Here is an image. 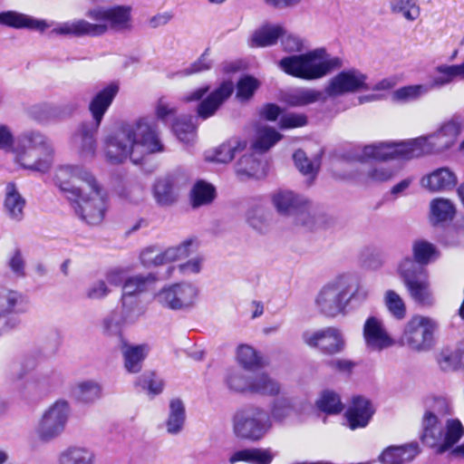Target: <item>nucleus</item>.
Returning <instances> with one entry per match:
<instances>
[{"label": "nucleus", "mask_w": 464, "mask_h": 464, "mask_svg": "<svg viewBox=\"0 0 464 464\" xmlns=\"http://www.w3.org/2000/svg\"><path fill=\"white\" fill-rule=\"evenodd\" d=\"M436 71L440 73L435 77L430 84V90L434 87H441L459 79L464 80V62L460 64L440 65Z\"/></svg>", "instance_id": "41"}, {"label": "nucleus", "mask_w": 464, "mask_h": 464, "mask_svg": "<svg viewBox=\"0 0 464 464\" xmlns=\"http://www.w3.org/2000/svg\"><path fill=\"white\" fill-rule=\"evenodd\" d=\"M343 61L330 56L324 48H316L302 54L282 58L278 67L286 74L311 81L323 78L334 69H339Z\"/></svg>", "instance_id": "5"}, {"label": "nucleus", "mask_w": 464, "mask_h": 464, "mask_svg": "<svg viewBox=\"0 0 464 464\" xmlns=\"http://www.w3.org/2000/svg\"><path fill=\"white\" fill-rule=\"evenodd\" d=\"M412 252L417 265L424 267L423 266L429 264L438 256V250L436 246L423 239L416 240L412 245Z\"/></svg>", "instance_id": "45"}, {"label": "nucleus", "mask_w": 464, "mask_h": 464, "mask_svg": "<svg viewBox=\"0 0 464 464\" xmlns=\"http://www.w3.org/2000/svg\"><path fill=\"white\" fill-rule=\"evenodd\" d=\"M440 130L448 139V142L452 146L457 141L459 136L464 131L463 123L458 119H452L445 123Z\"/></svg>", "instance_id": "63"}, {"label": "nucleus", "mask_w": 464, "mask_h": 464, "mask_svg": "<svg viewBox=\"0 0 464 464\" xmlns=\"http://www.w3.org/2000/svg\"><path fill=\"white\" fill-rule=\"evenodd\" d=\"M111 293L107 283L104 280H96L90 284L85 291L84 296L89 300H102L107 297Z\"/></svg>", "instance_id": "60"}, {"label": "nucleus", "mask_w": 464, "mask_h": 464, "mask_svg": "<svg viewBox=\"0 0 464 464\" xmlns=\"http://www.w3.org/2000/svg\"><path fill=\"white\" fill-rule=\"evenodd\" d=\"M249 464H271L275 453L270 448H248Z\"/></svg>", "instance_id": "62"}, {"label": "nucleus", "mask_w": 464, "mask_h": 464, "mask_svg": "<svg viewBox=\"0 0 464 464\" xmlns=\"http://www.w3.org/2000/svg\"><path fill=\"white\" fill-rule=\"evenodd\" d=\"M383 301L386 308L394 318L401 320L405 317L406 306L399 294L393 290H388L384 294Z\"/></svg>", "instance_id": "53"}, {"label": "nucleus", "mask_w": 464, "mask_h": 464, "mask_svg": "<svg viewBox=\"0 0 464 464\" xmlns=\"http://www.w3.org/2000/svg\"><path fill=\"white\" fill-rule=\"evenodd\" d=\"M259 86L260 82L253 76L240 78L237 83L236 99L241 102L249 101Z\"/></svg>", "instance_id": "52"}, {"label": "nucleus", "mask_w": 464, "mask_h": 464, "mask_svg": "<svg viewBox=\"0 0 464 464\" xmlns=\"http://www.w3.org/2000/svg\"><path fill=\"white\" fill-rule=\"evenodd\" d=\"M437 329L438 324L434 319L416 314L405 324L399 342L411 351L427 352L434 345Z\"/></svg>", "instance_id": "10"}, {"label": "nucleus", "mask_w": 464, "mask_h": 464, "mask_svg": "<svg viewBox=\"0 0 464 464\" xmlns=\"http://www.w3.org/2000/svg\"><path fill=\"white\" fill-rule=\"evenodd\" d=\"M272 430L268 411L257 404H248L237 410L232 418L234 435L242 440L256 442Z\"/></svg>", "instance_id": "6"}, {"label": "nucleus", "mask_w": 464, "mask_h": 464, "mask_svg": "<svg viewBox=\"0 0 464 464\" xmlns=\"http://www.w3.org/2000/svg\"><path fill=\"white\" fill-rule=\"evenodd\" d=\"M362 334L366 348L372 352H381L394 344L382 320L376 316H370L366 319Z\"/></svg>", "instance_id": "20"}, {"label": "nucleus", "mask_w": 464, "mask_h": 464, "mask_svg": "<svg viewBox=\"0 0 464 464\" xmlns=\"http://www.w3.org/2000/svg\"><path fill=\"white\" fill-rule=\"evenodd\" d=\"M235 91L231 81H224L212 91L198 105V116H211L225 103Z\"/></svg>", "instance_id": "22"}, {"label": "nucleus", "mask_w": 464, "mask_h": 464, "mask_svg": "<svg viewBox=\"0 0 464 464\" xmlns=\"http://www.w3.org/2000/svg\"><path fill=\"white\" fill-rule=\"evenodd\" d=\"M398 273L410 296L416 304L422 306H430L434 304L426 268L417 265L412 258L407 256L400 262Z\"/></svg>", "instance_id": "9"}, {"label": "nucleus", "mask_w": 464, "mask_h": 464, "mask_svg": "<svg viewBox=\"0 0 464 464\" xmlns=\"http://www.w3.org/2000/svg\"><path fill=\"white\" fill-rule=\"evenodd\" d=\"M273 205L284 216H293L297 224L310 226L314 223L315 209L304 197L291 190H279L273 195Z\"/></svg>", "instance_id": "12"}, {"label": "nucleus", "mask_w": 464, "mask_h": 464, "mask_svg": "<svg viewBox=\"0 0 464 464\" xmlns=\"http://www.w3.org/2000/svg\"><path fill=\"white\" fill-rule=\"evenodd\" d=\"M52 146L37 132L23 135L17 140L14 158L24 168L44 172L51 165Z\"/></svg>", "instance_id": "8"}, {"label": "nucleus", "mask_w": 464, "mask_h": 464, "mask_svg": "<svg viewBox=\"0 0 464 464\" xmlns=\"http://www.w3.org/2000/svg\"><path fill=\"white\" fill-rule=\"evenodd\" d=\"M373 414L370 401L362 397H355L345 413L350 429L365 427Z\"/></svg>", "instance_id": "25"}, {"label": "nucleus", "mask_w": 464, "mask_h": 464, "mask_svg": "<svg viewBox=\"0 0 464 464\" xmlns=\"http://www.w3.org/2000/svg\"><path fill=\"white\" fill-rule=\"evenodd\" d=\"M308 408L305 400L283 394L270 401L267 411L272 424L282 425L299 420Z\"/></svg>", "instance_id": "16"}, {"label": "nucleus", "mask_w": 464, "mask_h": 464, "mask_svg": "<svg viewBox=\"0 0 464 464\" xmlns=\"http://www.w3.org/2000/svg\"><path fill=\"white\" fill-rule=\"evenodd\" d=\"M118 92L119 85L115 82H111L101 90L89 105L92 116H103Z\"/></svg>", "instance_id": "33"}, {"label": "nucleus", "mask_w": 464, "mask_h": 464, "mask_svg": "<svg viewBox=\"0 0 464 464\" xmlns=\"http://www.w3.org/2000/svg\"><path fill=\"white\" fill-rule=\"evenodd\" d=\"M456 183L455 174L448 168L438 169L421 179L422 186L432 191L452 188Z\"/></svg>", "instance_id": "30"}, {"label": "nucleus", "mask_w": 464, "mask_h": 464, "mask_svg": "<svg viewBox=\"0 0 464 464\" xmlns=\"http://www.w3.org/2000/svg\"><path fill=\"white\" fill-rule=\"evenodd\" d=\"M419 453L417 442H411L401 446H391L384 450L380 456L383 464H401L412 460Z\"/></svg>", "instance_id": "27"}, {"label": "nucleus", "mask_w": 464, "mask_h": 464, "mask_svg": "<svg viewBox=\"0 0 464 464\" xmlns=\"http://www.w3.org/2000/svg\"><path fill=\"white\" fill-rule=\"evenodd\" d=\"M144 314L139 297H121V321L127 324H133Z\"/></svg>", "instance_id": "48"}, {"label": "nucleus", "mask_w": 464, "mask_h": 464, "mask_svg": "<svg viewBox=\"0 0 464 464\" xmlns=\"http://www.w3.org/2000/svg\"><path fill=\"white\" fill-rule=\"evenodd\" d=\"M165 150L160 131L149 118L115 124L103 140V154L112 164L130 160L140 163L145 157Z\"/></svg>", "instance_id": "2"}, {"label": "nucleus", "mask_w": 464, "mask_h": 464, "mask_svg": "<svg viewBox=\"0 0 464 464\" xmlns=\"http://www.w3.org/2000/svg\"><path fill=\"white\" fill-rule=\"evenodd\" d=\"M281 133L266 123L258 124L254 129L251 148L254 151L264 153L273 148L281 139Z\"/></svg>", "instance_id": "24"}, {"label": "nucleus", "mask_w": 464, "mask_h": 464, "mask_svg": "<svg viewBox=\"0 0 464 464\" xmlns=\"http://www.w3.org/2000/svg\"><path fill=\"white\" fill-rule=\"evenodd\" d=\"M317 407L327 413H339L343 411V405L337 393L332 391H325L316 402Z\"/></svg>", "instance_id": "55"}, {"label": "nucleus", "mask_w": 464, "mask_h": 464, "mask_svg": "<svg viewBox=\"0 0 464 464\" xmlns=\"http://www.w3.org/2000/svg\"><path fill=\"white\" fill-rule=\"evenodd\" d=\"M94 452L86 447H69L59 456V464H94Z\"/></svg>", "instance_id": "36"}, {"label": "nucleus", "mask_w": 464, "mask_h": 464, "mask_svg": "<svg viewBox=\"0 0 464 464\" xmlns=\"http://www.w3.org/2000/svg\"><path fill=\"white\" fill-rule=\"evenodd\" d=\"M0 24L17 29L30 28L40 32L48 28V24L45 21L34 19L28 15L14 11L0 13Z\"/></svg>", "instance_id": "28"}, {"label": "nucleus", "mask_w": 464, "mask_h": 464, "mask_svg": "<svg viewBox=\"0 0 464 464\" xmlns=\"http://www.w3.org/2000/svg\"><path fill=\"white\" fill-rule=\"evenodd\" d=\"M283 35H285V28L282 25L266 24L254 32L249 45L251 47L271 46L276 44Z\"/></svg>", "instance_id": "31"}, {"label": "nucleus", "mask_w": 464, "mask_h": 464, "mask_svg": "<svg viewBox=\"0 0 464 464\" xmlns=\"http://www.w3.org/2000/svg\"><path fill=\"white\" fill-rule=\"evenodd\" d=\"M394 176V171L383 166H376L368 170L367 178L372 182H384Z\"/></svg>", "instance_id": "64"}, {"label": "nucleus", "mask_w": 464, "mask_h": 464, "mask_svg": "<svg viewBox=\"0 0 464 464\" xmlns=\"http://www.w3.org/2000/svg\"><path fill=\"white\" fill-rule=\"evenodd\" d=\"M198 295V288L189 283H179L162 288L156 301L171 310H187L194 306Z\"/></svg>", "instance_id": "14"}, {"label": "nucleus", "mask_w": 464, "mask_h": 464, "mask_svg": "<svg viewBox=\"0 0 464 464\" xmlns=\"http://www.w3.org/2000/svg\"><path fill=\"white\" fill-rule=\"evenodd\" d=\"M448 139L439 130L426 137L400 142H379L356 150L352 159L364 161L370 159L386 160L390 159L410 160L429 153L441 152L450 148Z\"/></svg>", "instance_id": "3"}, {"label": "nucleus", "mask_w": 464, "mask_h": 464, "mask_svg": "<svg viewBox=\"0 0 464 464\" xmlns=\"http://www.w3.org/2000/svg\"><path fill=\"white\" fill-rule=\"evenodd\" d=\"M23 302V296L17 292L3 290L0 293V306L3 308L4 312L12 313L21 311Z\"/></svg>", "instance_id": "58"}, {"label": "nucleus", "mask_w": 464, "mask_h": 464, "mask_svg": "<svg viewBox=\"0 0 464 464\" xmlns=\"http://www.w3.org/2000/svg\"><path fill=\"white\" fill-rule=\"evenodd\" d=\"M464 433V428L459 420H448L443 429L437 415L426 411L421 420V440L424 444L437 448L441 453L455 445Z\"/></svg>", "instance_id": "7"}, {"label": "nucleus", "mask_w": 464, "mask_h": 464, "mask_svg": "<svg viewBox=\"0 0 464 464\" xmlns=\"http://www.w3.org/2000/svg\"><path fill=\"white\" fill-rule=\"evenodd\" d=\"M127 324L121 321V317L116 312L107 315L102 323V332L108 336L121 337L122 326Z\"/></svg>", "instance_id": "59"}, {"label": "nucleus", "mask_w": 464, "mask_h": 464, "mask_svg": "<svg viewBox=\"0 0 464 464\" xmlns=\"http://www.w3.org/2000/svg\"><path fill=\"white\" fill-rule=\"evenodd\" d=\"M303 340L309 346L318 347L323 353L334 354L343 350L344 340L340 330L327 327L316 332H304Z\"/></svg>", "instance_id": "19"}, {"label": "nucleus", "mask_w": 464, "mask_h": 464, "mask_svg": "<svg viewBox=\"0 0 464 464\" xmlns=\"http://www.w3.org/2000/svg\"><path fill=\"white\" fill-rule=\"evenodd\" d=\"M26 201L17 190L14 183H8L5 188L4 212L13 221L20 222L24 216Z\"/></svg>", "instance_id": "26"}, {"label": "nucleus", "mask_w": 464, "mask_h": 464, "mask_svg": "<svg viewBox=\"0 0 464 464\" xmlns=\"http://www.w3.org/2000/svg\"><path fill=\"white\" fill-rule=\"evenodd\" d=\"M323 93L320 91L299 88L283 95V101L290 106H305L321 101Z\"/></svg>", "instance_id": "34"}, {"label": "nucleus", "mask_w": 464, "mask_h": 464, "mask_svg": "<svg viewBox=\"0 0 464 464\" xmlns=\"http://www.w3.org/2000/svg\"><path fill=\"white\" fill-rule=\"evenodd\" d=\"M138 385L147 389L152 394H159L163 390V381L157 377L154 372L142 374L138 381Z\"/></svg>", "instance_id": "61"}, {"label": "nucleus", "mask_w": 464, "mask_h": 464, "mask_svg": "<svg viewBox=\"0 0 464 464\" xmlns=\"http://www.w3.org/2000/svg\"><path fill=\"white\" fill-rule=\"evenodd\" d=\"M215 197V188L204 180L196 182L190 190V202L193 208L208 205Z\"/></svg>", "instance_id": "42"}, {"label": "nucleus", "mask_w": 464, "mask_h": 464, "mask_svg": "<svg viewBox=\"0 0 464 464\" xmlns=\"http://www.w3.org/2000/svg\"><path fill=\"white\" fill-rule=\"evenodd\" d=\"M438 362L440 368L446 372L464 368V340L454 350L442 351Z\"/></svg>", "instance_id": "40"}, {"label": "nucleus", "mask_w": 464, "mask_h": 464, "mask_svg": "<svg viewBox=\"0 0 464 464\" xmlns=\"http://www.w3.org/2000/svg\"><path fill=\"white\" fill-rule=\"evenodd\" d=\"M155 281L151 275L135 276L129 277L123 283L121 297L132 296L138 297V295L145 291L149 285Z\"/></svg>", "instance_id": "51"}, {"label": "nucleus", "mask_w": 464, "mask_h": 464, "mask_svg": "<svg viewBox=\"0 0 464 464\" xmlns=\"http://www.w3.org/2000/svg\"><path fill=\"white\" fill-rule=\"evenodd\" d=\"M247 142L240 137H231L214 150H207L204 159L208 162L229 163L236 154L246 149Z\"/></svg>", "instance_id": "21"}, {"label": "nucleus", "mask_w": 464, "mask_h": 464, "mask_svg": "<svg viewBox=\"0 0 464 464\" xmlns=\"http://www.w3.org/2000/svg\"><path fill=\"white\" fill-rule=\"evenodd\" d=\"M74 394L82 402H92L100 398L101 387L92 381H86L77 384Z\"/></svg>", "instance_id": "54"}, {"label": "nucleus", "mask_w": 464, "mask_h": 464, "mask_svg": "<svg viewBox=\"0 0 464 464\" xmlns=\"http://www.w3.org/2000/svg\"><path fill=\"white\" fill-rule=\"evenodd\" d=\"M237 360L247 371H255L264 365L263 359L253 347L246 344L238 346Z\"/></svg>", "instance_id": "47"}, {"label": "nucleus", "mask_w": 464, "mask_h": 464, "mask_svg": "<svg viewBox=\"0 0 464 464\" xmlns=\"http://www.w3.org/2000/svg\"><path fill=\"white\" fill-rule=\"evenodd\" d=\"M197 123L192 118H173L171 129L180 142L192 145L197 140Z\"/></svg>", "instance_id": "35"}, {"label": "nucleus", "mask_w": 464, "mask_h": 464, "mask_svg": "<svg viewBox=\"0 0 464 464\" xmlns=\"http://www.w3.org/2000/svg\"><path fill=\"white\" fill-rule=\"evenodd\" d=\"M86 15L97 23H90L84 19L65 22L54 27L52 33L77 37H96L105 34L109 30L125 32L132 27L131 8L127 5L97 7L90 9Z\"/></svg>", "instance_id": "4"}, {"label": "nucleus", "mask_w": 464, "mask_h": 464, "mask_svg": "<svg viewBox=\"0 0 464 464\" xmlns=\"http://www.w3.org/2000/svg\"><path fill=\"white\" fill-rule=\"evenodd\" d=\"M53 182L82 220L92 226L102 222L108 209L107 193L88 169L60 165L54 171Z\"/></svg>", "instance_id": "1"}, {"label": "nucleus", "mask_w": 464, "mask_h": 464, "mask_svg": "<svg viewBox=\"0 0 464 464\" xmlns=\"http://www.w3.org/2000/svg\"><path fill=\"white\" fill-rule=\"evenodd\" d=\"M153 196L160 206H169L178 200V189L171 177L157 179L153 187Z\"/></svg>", "instance_id": "32"}, {"label": "nucleus", "mask_w": 464, "mask_h": 464, "mask_svg": "<svg viewBox=\"0 0 464 464\" xmlns=\"http://www.w3.org/2000/svg\"><path fill=\"white\" fill-rule=\"evenodd\" d=\"M192 239H186L179 245L161 251L156 246H149L141 251L140 259L146 267L159 266L187 257L190 254Z\"/></svg>", "instance_id": "17"}, {"label": "nucleus", "mask_w": 464, "mask_h": 464, "mask_svg": "<svg viewBox=\"0 0 464 464\" xmlns=\"http://www.w3.org/2000/svg\"><path fill=\"white\" fill-rule=\"evenodd\" d=\"M368 76L356 68L343 70L330 79L325 93L330 97H338L362 91H369Z\"/></svg>", "instance_id": "15"}, {"label": "nucleus", "mask_w": 464, "mask_h": 464, "mask_svg": "<svg viewBox=\"0 0 464 464\" xmlns=\"http://www.w3.org/2000/svg\"><path fill=\"white\" fill-rule=\"evenodd\" d=\"M263 396H278L281 393V384L266 372H260L252 377V392Z\"/></svg>", "instance_id": "38"}, {"label": "nucleus", "mask_w": 464, "mask_h": 464, "mask_svg": "<svg viewBox=\"0 0 464 464\" xmlns=\"http://www.w3.org/2000/svg\"><path fill=\"white\" fill-rule=\"evenodd\" d=\"M54 375L50 370H46V372L37 371L30 374L24 385V396L34 399L44 396L54 382Z\"/></svg>", "instance_id": "23"}, {"label": "nucleus", "mask_w": 464, "mask_h": 464, "mask_svg": "<svg viewBox=\"0 0 464 464\" xmlns=\"http://www.w3.org/2000/svg\"><path fill=\"white\" fill-rule=\"evenodd\" d=\"M228 388L237 392H252V377H246L239 371H232L227 377Z\"/></svg>", "instance_id": "56"}, {"label": "nucleus", "mask_w": 464, "mask_h": 464, "mask_svg": "<svg viewBox=\"0 0 464 464\" xmlns=\"http://www.w3.org/2000/svg\"><path fill=\"white\" fill-rule=\"evenodd\" d=\"M430 91L428 84H414L401 87L392 93V101L399 103H406L418 100Z\"/></svg>", "instance_id": "43"}, {"label": "nucleus", "mask_w": 464, "mask_h": 464, "mask_svg": "<svg viewBox=\"0 0 464 464\" xmlns=\"http://www.w3.org/2000/svg\"><path fill=\"white\" fill-rule=\"evenodd\" d=\"M344 280L347 284V287L345 289L346 297H347V305H349L352 302H364L369 295V289L361 285L358 281V278L353 274L345 273Z\"/></svg>", "instance_id": "46"}, {"label": "nucleus", "mask_w": 464, "mask_h": 464, "mask_svg": "<svg viewBox=\"0 0 464 464\" xmlns=\"http://www.w3.org/2000/svg\"><path fill=\"white\" fill-rule=\"evenodd\" d=\"M293 160L295 167L303 175L307 176L310 179H314L315 177L319 168L318 161L310 160L306 157L305 153L301 150H298L294 153Z\"/></svg>", "instance_id": "57"}, {"label": "nucleus", "mask_w": 464, "mask_h": 464, "mask_svg": "<svg viewBox=\"0 0 464 464\" xmlns=\"http://www.w3.org/2000/svg\"><path fill=\"white\" fill-rule=\"evenodd\" d=\"M237 174L252 178L265 175V164L255 158L253 154L244 155L237 164Z\"/></svg>", "instance_id": "44"}, {"label": "nucleus", "mask_w": 464, "mask_h": 464, "mask_svg": "<svg viewBox=\"0 0 464 464\" xmlns=\"http://www.w3.org/2000/svg\"><path fill=\"white\" fill-rule=\"evenodd\" d=\"M431 220L435 223L450 220L455 214L452 202L443 198H438L430 202Z\"/></svg>", "instance_id": "50"}, {"label": "nucleus", "mask_w": 464, "mask_h": 464, "mask_svg": "<svg viewBox=\"0 0 464 464\" xmlns=\"http://www.w3.org/2000/svg\"><path fill=\"white\" fill-rule=\"evenodd\" d=\"M391 12L402 17L407 22H414L420 15V7L418 0H390Z\"/></svg>", "instance_id": "39"}, {"label": "nucleus", "mask_w": 464, "mask_h": 464, "mask_svg": "<svg viewBox=\"0 0 464 464\" xmlns=\"http://www.w3.org/2000/svg\"><path fill=\"white\" fill-rule=\"evenodd\" d=\"M121 352L125 369L129 372L136 373L141 370L142 362L150 352V346L148 344L123 343Z\"/></svg>", "instance_id": "29"}, {"label": "nucleus", "mask_w": 464, "mask_h": 464, "mask_svg": "<svg viewBox=\"0 0 464 464\" xmlns=\"http://www.w3.org/2000/svg\"><path fill=\"white\" fill-rule=\"evenodd\" d=\"M186 411L183 401L180 399H173L169 402V412L166 421L167 431L175 435L179 433L184 427Z\"/></svg>", "instance_id": "37"}, {"label": "nucleus", "mask_w": 464, "mask_h": 464, "mask_svg": "<svg viewBox=\"0 0 464 464\" xmlns=\"http://www.w3.org/2000/svg\"><path fill=\"white\" fill-rule=\"evenodd\" d=\"M101 120L102 118H92L91 121L81 125L72 138V147L82 160H92L96 155L97 145L94 136Z\"/></svg>", "instance_id": "18"}, {"label": "nucleus", "mask_w": 464, "mask_h": 464, "mask_svg": "<svg viewBox=\"0 0 464 464\" xmlns=\"http://www.w3.org/2000/svg\"><path fill=\"white\" fill-rule=\"evenodd\" d=\"M247 224L260 234H266L271 227L270 214L263 208H254L246 213Z\"/></svg>", "instance_id": "49"}, {"label": "nucleus", "mask_w": 464, "mask_h": 464, "mask_svg": "<svg viewBox=\"0 0 464 464\" xmlns=\"http://www.w3.org/2000/svg\"><path fill=\"white\" fill-rule=\"evenodd\" d=\"M69 416V403L64 400L56 401L44 411L35 425V438L44 443L58 438L63 432Z\"/></svg>", "instance_id": "11"}, {"label": "nucleus", "mask_w": 464, "mask_h": 464, "mask_svg": "<svg viewBox=\"0 0 464 464\" xmlns=\"http://www.w3.org/2000/svg\"><path fill=\"white\" fill-rule=\"evenodd\" d=\"M344 274L338 275L326 283L315 296L317 309L324 315L334 317L344 314L347 305Z\"/></svg>", "instance_id": "13"}]
</instances>
